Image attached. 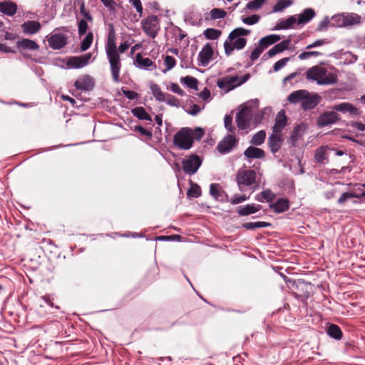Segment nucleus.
Here are the masks:
<instances>
[{
	"label": "nucleus",
	"instance_id": "obj_1",
	"mask_svg": "<svg viewBox=\"0 0 365 365\" xmlns=\"http://www.w3.org/2000/svg\"><path fill=\"white\" fill-rule=\"evenodd\" d=\"M115 39L116 36L114 26L113 24H109L106 51L110 63L113 80L114 82L118 83L120 81V71L121 68V62L118 53H124L129 48V43L126 41L121 43L117 49Z\"/></svg>",
	"mask_w": 365,
	"mask_h": 365
},
{
	"label": "nucleus",
	"instance_id": "obj_2",
	"mask_svg": "<svg viewBox=\"0 0 365 365\" xmlns=\"http://www.w3.org/2000/svg\"><path fill=\"white\" fill-rule=\"evenodd\" d=\"M250 31L242 27L232 30L224 43L225 53L230 56L235 49L241 50L247 44V39L242 36H248Z\"/></svg>",
	"mask_w": 365,
	"mask_h": 365
},
{
	"label": "nucleus",
	"instance_id": "obj_3",
	"mask_svg": "<svg viewBox=\"0 0 365 365\" xmlns=\"http://www.w3.org/2000/svg\"><path fill=\"white\" fill-rule=\"evenodd\" d=\"M307 78L314 81L318 85H333L337 82V75L328 73L327 70L322 66H315L307 70Z\"/></svg>",
	"mask_w": 365,
	"mask_h": 365
},
{
	"label": "nucleus",
	"instance_id": "obj_4",
	"mask_svg": "<svg viewBox=\"0 0 365 365\" xmlns=\"http://www.w3.org/2000/svg\"><path fill=\"white\" fill-rule=\"evenodd\" d=\"M173 144L180 150H187L193 145L191 138V128L184 127L180 128L173 136Z\"/></svg>",
	"mask_w": 365,
	"mask_h": 365
},
{
	"label": "nucleus",
	"instance_id": "obj_5",
	"mask_svg": "<svg viewBox=\"0 0 365 365\" xmlns=\"http://www.w3.org/2000/svg\"><path fill=\"white\" fill-rule=\"evenodd\" d=\"M143 31L152 38H155L160 29V21L157 16L150 15L141 22Z\"/></svg>",
	"mask_w": 365,
	"mask_h": 365
},
{
	"label": "nucleus",
	"instance_id": "obj_6",
	"mask_svg": "<svg viewBox=\"0 0 365 365\" xmlns=\"http://www.w3.org/2000/svg\"><path fill=\"white\" fill-rule=\"evenodd\" d=\"M236 179L240 190L242 191L245 187L251 186L255 182L256 173L251 169L240 170Z\"/></svg>",
	"mask_w": 365,
	"mask_h": 365
},
{
	"label": "nucleus",
	"instance_id": "obj_7",
	"mask_svg": "<svg viewBox=\"0 0 365 365\" xmlns=\"http://www.w3.org/2000/svg\"><path fill=\"white\" fill-rule=\"evenodd\" d=\"M202 160L197 155H191L182 161L183 171L190 175H194L201 166Z\"/></svg>",
	"mask_w": 365,
	"mask_h": 365
},
{
	"label": "nucleus",
	"instance_id": "obj_8",
	"mask_svg": "<svg viewBox=\"0 0 365 365\" xmlns=\"http://www.w3.org/2000/svg\"><path fill=\"white\" fill-rule=\"evenodd\" d=\"M252 110L249 106L242 107L236 114V123L239 129L246 130L250 126Z\"/></svg>",
	"mask_w": 365,
	"mask_h": 365
},
{
	"label": "nucleus",
	"instance_id": "obj_9",
	"mask_svg": "<svg viewBox=\"0 0 365 365\" xmlns=\"http://www.w3.org/2000/svg\"><path fill=\"white\" fill-rule=\"evenodd\" d=\"M237 143L238 139L236 138L235 135L228 134L218 143L217 150L220 154L225 155L230 153Z\"/></svg>",
	"mask_w": 365,
	"mask_h": 365
},
{
	"label": "nucleus",
	"instance_id": "obj_10",
	"mask_svg": "<svg viewBox=\"0 0 365 365\" xmlns=\"http://www.w3.org/2000/svg\"><path fill=\"white\" fill-rule=\"evenodd\" d=\"M47 41L51 48L58 50L68 43V37L61 33H51L47 36Z\"/></svg>",
	"mask_w": 365,
	"mask_h": 365
},
{
	"label": "nucleus",
	"instance_id": "obj_11",
	"mask_svg": "<svg viewBox=\"0 0 365 365\" xmlns=\"http://www.w3.org/2000/svg\"><path fill=\"white\" fill-rule=\"evenodd\" d=\"M340 120L339 115L335 111H326L320 114L319 116L317 124L318 127L323 128L331 124H334Z\"/></svg>",
	"mask_w": 365,
	"mask_h": 365
},
{
	"label": "nucleus",
	"instance_id": "obj_12",
	"mask_svg": "<svg viewBox=\"0 0 365 365\" xmlns=\"http://www.w3.org/2000/svg\"><path fill=\"white\" fill-rule=\"evenodd\" d=\"M91 58V53H87L80 56H71L68 59L66 64L71 68H81L88 63Z\"/></svg>",
	"mask_w": 365,
	"mask_h": 365
},
{
	"label": "nucleus",
	"instance_id": "obj_13",
	"mask_svg": "<svg viewBox=\"0 0 365 365\" xmlns=\"http://www.w3.org/2000/svg\"><path fill=\"white\" fill-rule=\"evenodd\" d=\"M238 81L239 77L237 76H227L219 78L217 81V85L220 88L225 90L226 92H229L237 86V82Z\"/></svg>",
	"mask_w": 365,
	"mask_h": 365
},
{
	"label": "nucleus",
	"instance_id": "obj_14",
	"mask_svg": "<svg viewBox=\"0 0 365 365\" xmlns=\"http://www.w3.org/2000/svg\"><path fill=\"white\" fill-rule=\"evenodd\" d=\"M214 54L213 49L209 43H207L198 54V65L200 66H207Z\"/></svg>",
	"mask_w": 365,
	"mask_h": 365
},
{
	"label": "nucleus",
	"instance_id": "obj_15",
	"mask_svg": "<svg viewBox=\"0 0 365 365\" xmlns=\"http://www.w3.org/2000/svg\"><path fill=\"white\" fill-rule=\"evenodd\" d=\"M94 86L95 82L93 78L88 75H85L78 78L74 83V86L76 89L84 91H91Z\"/></svg>",
	"mask_w": 365,
	"mask_h": 365
},
{
	"label": "nucleus",
	"instance_id": "obj_16",
	"mask_svg": "<svg viewBox=\"0 0 365 365\" xmlns=\"http://www.w3.org/2000/svg\"><path fill=\"white\" fill-rule=\"evenodd\" d=\"M332 110L342 113H349L351 116H356L359 115L358 108L353 104L347 102L335 104L332 106Z\"/></svg>",
	"mask_w": 365,
	"mask_h": 365
},
{
	"label": "nucleus",
	"instance_id": "obj_17",
	"mask_svg": "<svg viewBox=\"0 0 365 365\" xmlns=\"http://www.w3.org/2000/svg\"><path fill=\"white\" fill-rule=\"evenodd\" d=\"M134 64L136 67L144 70H153L156 68V66L151 59L144 58L140 53L136 54Z\"/></svg>",
	"mask_w": 365,
	"mask_h": 365
},
{
	"label": "nucleus",
	"instance_id": "obj_18",
	"mask_svg": "<svg viewBox=\"0 0 365 365\" xmlns=\"http://www.w3.org/2000/svg\"><path fill=\"white\" fill-rule=\"evenodd\" d=\"M16 46L24 56H25L24 51H36L39 48V46L36 41L29 38H22L18 41L16 42Z\"/></svg>",
	"mask_w": 365,
	"mask_h": 365
},
{
	"label": "nucleus",
	"instance_id": "obj_19",
	"mask_svg": "<svg viewBox=\"0 0 365 365\" xmlns=\"http://www.w3.org/2000/svg\"><path fill=\"white\" fill-rule=\"evenodd\" d=\"M319 97L317 94H310L308 91V94L303 99L301 106L304 110L313 109L319 103Z\"/></svg>",
	"mask_w": 365,
	"mask_h": 365
},
{
	"label": "nucleus",
	"instance_id": "obj_20",
	"mask_svg": "<svg viewBox=\"0 0 365 365\" xmlns=\"http://www.w3.org/2000/svg\"><path fill=\"white\" fill-rule=\"evenodd\" d=\"M244 155L247 160L263 159L265 157V152L255 146H250L244 151Z\"/></svg>",
	"mask_w": 365,
	"mask_h": 365
},
{
	"label": "nucleus",
	"instance_id": "obj_21",
	"mask_svg": "<svg viewBox=\"0 0 365 365\" xmlns=\"http://www.w3.org/2000/svg\"><path fill=\"white\" fill-rule=\"evenodd\" d=\"M289 207V201L287 198H279L275 202L269 204V208L276 213L284 212Z\"/></svg>",
	"mask_w": 365,
	"mask_h": 365
},
{
	"label": "nucleus",
	"instance_id": "obj_22",
	"mask_svg": "<svg viewBox=\"0 0 365 365\" xmlns=\"http://www.w3.org/2000/svg\"><path fill=\"white\" fill-rule=\"evenodd\" d=\"M22 31L28 35H33L41 30V26L38 21H27L21 25Z\"/></svg>",
	"mask_w": 365,
	"mask_h": 365
},
{
	"label": "nucleus",
	"instance_id": "obj_23",
	"mask_svg": "<svg viewBox=\"0 0 365 365\" xmlns=\"http://www.w3.org/2000/svg\"><path fill=\"white\" fill-rule=\"evenodd\" d=\"M287 122V116L284 110L279 111L276 117L275 123L272 128L273 133H280L286 126Z\"/></svg>",
	"mask_w": 365,
	"mask_h": 365
},
{
	"label": "nucleus",
	"instance_id": "obj_24",
	"mask_svg": "<svg viewBox=\"0 0 365 365\" xmlns=\"http://www.w3.org/2000/svg\"><path fill=\"white\" fill-rule=\"evenodd\" d=\"M269 147L272 153H276L281 148L282 140L280 133H273L268 138Z\"/></svg>",
	"mask_w": 365,
	"mask_h": 365
},
{
	"label": "nucleus",
	"instance_id": "obj_25",
	"mask_svg": "<svg viewBox=\"0 0 365 365\" xmlns=\"http://www.w3.org/2000/svg\"><path fill=\"white\" fill-rule=\"evenodd\" d=\"M291 43L290 38H288L285 40H283L280 43L274 45L271 49H269L267 54L269 57H273L277 53H279L287 49H288V47Z\"/></svg>",
	"mask_w": 365,
	"mask_h": 365
},
{
	"label": "nucleus",
	"instance_id": "obj_26",
	"mask_svg": "<svg viewBox=\"0 0 365 365\" xmlns=\"http://www.w3.org/2000/svg\"><path fill=\"white\" fill-rule=\"evenodd\" d=\"M262 208L260 205L248 204L245 206H240L237 209V212L240 216H247L254 214Z\"/></svg>",
	"mask_w": 365,
	"mask_h": 365
},
{
	"label": "nucleus",
	"instance_id": "obj_27",
	"mask_svg": "<svg viewBox=\"0 0 365 365\" xmlns=\"http://www.w3.org/2000/svg\"><path fill=\"white\" fill-rule=\"evenodd\" d=\"M218 184L212 183L210 185V194L216 200L224 201L228 196L224 190L218 189Z\"/></svg>",
	"mask_w": 365,
	"mask_h": 365
},
{
	"label": "nucleus",
	"instance_id": "obj_28",
	"mask_svg": "<svg viewBox=\"0 0 365 365\" xmlns=\"http://www.w3.org/2000/svg\"><path fill=\"white\" fill-rule=\"evenodd\" d=\"M316 15L313 9H305L299 15L297 19L298 24H305L310 21Z\"/></svg>",
	"mask_w": 365,
	"mask_h": 365
},
{
	"label": "nucleus",
	"instance_id": "obj_29",
	"mask_svg": "<svg viewBox=\"0 0 365 365\" xmlns=\"http://www.w3.org/2000/svg\"><path fill=\"white\" fill-rule=\"evenodd\" d=\"M308 94V91L307 90H298L292 92L287 98V100L291 103H298L299 102H302L303 99L306 97V95Z\"/></svg>",
	"mask_w": 365,
	"mask_h": 365
},
{
	"label": "nucleus",
	"instance_id": "obj_30",
	"mask_svg": "<svg viewBox=\"0 0 365 365\" xmlns=\"http://www.w3.org/2000/svg\"><path fill=\"white\" fill-rule=\"evenodd\" d=\"M17 6L11 1H4L0 3V12L12 16L16 12Z\"/></svg>",
	"mask_w": 365,
	"mask_h": 365
},
{
	"label": "nucleus",
	"instance_id": "obj_31",
	"mask_svg": "<svg viewBox=\"0 0 365 365\" xmlns=\"http://www.w3.org/2000/svg\"><path fill=\"white\" fill-rule=\"evenodd\" d=\"M275 197V194L269 189L264 190L255 195V200L260 202H264V201L271 202Z\"/></svg>",
	"mask_w": 365,
	"mask_h": 365
},
{
	"label": "nucleus",
	"instance_id": "obj_32",
	"mask_svg": "<svg viewBox=\"0 0 365 365\" xmlns=\"http://www.w3.org/2000/svg\"><path fill=\"white\" fill-rule=\"evenodd\" d=\"M327 334L336 340H341L343 337V333L340 327L334 324H329L327 328Z\"/></svg>",
	"mask_w": 365,
	"mask_h": 365
},
{
	"label": "nucleus",
	"instance_id": "obj_33",
	"mask_svg": "<svg viewBox=\"0 0 365 365\" xmlns=\"http://www.w3.org/2000/svg\"><path fill=\"white\" fill-rule=\"evenodd\" d=\"M280 39L281 36L279 35L271 34L262 38L259 41V44L264 49L269 46L277 43Z\"/></svg>",
	"mask_w": 365,
	"mask_h": 365
},
{
	"label": "nucleus",
	"instance_id": "obj_34",
	"mask_svg": "<svg viewBox=\"0 0 365 365\" xmlns=\"http://www.w3.org/2000/svg\"><path fill=\"white\" fill-rule=\"evenodd\" d=\"M150 88L156 101L159 102L165 101L167 93H163L158 84L151 83Z\"/></svg>",
	"mask_w": 365,
	"mask_h": 365
},
{
	"label": "nucleus",
	"instance_id": "obj_35",
	"mask_svg": "<svg viewBox=\"0 0 365 365\" xmlns=\"http://www.w3.org/2000/svg\"><path fill=\"white\" fill-rule=\"evenodd\" d=\"M296 22L294 16H291L287 19H281L275 26V29H288Z\"/></svg>",
	"mask_w": 365,
	"mask_h": 365
},
{
	"label": "nucleus",
	"instance_id": "obj_36",
	"mask_svg": "<svg viewBox=\"0 0 365 365\" xmlns=\"http://www.w3.org/2000/svg\"><path fill=\"white\" fill-rule=\"evenodd\" d=\"M133 115L140 120H152L150 115L143 107H136L131 110Z\"/></svg>",
	"mask_w": 365,
	"mask_h": 365
},
{
	"label": "nucleus",
	"instance_id": "obj_37",
	"mask_svg": "<svg viewBox=\"0 0 365 365\" xmlns=\"http://www.w3.org/2000/svg\"><path fill=\"white\" fill-rule=\"evenodd\" d=\"M327 154V148L324 146H321L317 149L314 155V160L316 163L324 164L327 161V158L326 157Z\"/></svg>",
	"mask_w": 365,
	"mask_h": 365
},
{
	"label": "nucleus",
	"instance_id": "obj_38",
	"mask_svg": "<svg viewBox=\"0 0 365 365\" xmlns=\"http://www.w3.org/2000/svg\"><path fill=\"white\" fill-rule=\"evenodd\" d=\"M265 138H266L265 131L259 130L252 136V138L250 140V144H252L255 146H259L264 143Z\"/></svg>",
	"mask_w": 365,
	"mask_h": 365
},
{
	"label": "nucleus",
	"instance_id": "obj_39",
	"mask_svg": "<svg viewBox=\"0 0 365 365\" xmlns=\"http://www.w3.org/2000/svg\"><path fill=\"white\" fill-rule=\"evenodd\" d=\"M270 226L271 223L267 222H245L242 225V227L246 230H255L257 228L268 227Z\"/></svg>",
	"mask_w": 365,
	"mask_h": 365
},
{
	"label": "nucleus",
	"instance_id": "obj_40",
	"mask_svg": "<svg viewBox=\"0 0 365 365\" xmlns=\"http://www.w3.org/2000/svg\"><path fill=\"white\" fill-rule=\"evenodd\" d=\"M203 34L207 39L216 40L220 38L222 31L218 29L209 28L204 31Z\"/></svg>",
	"mask_w": 365,
	"mask_h": 365
},
{
	"label": "nucleus",
	"instance_id": "obj_41",
	"mask_svg": "<svg viewBox=\"0 0 365 365\" xmlns=\"http://www.w3.org/2000/svg\"><path fill=\"white\" fill-rule=\"evenodd\" d=\"M36 305L39 309L43 308L45 307H49L51 308L54 307V304L52 302V299L49 296L45 295L41 296L36 302Z\"/></svg>",
	"mask_w": 365,
	"mask_h": 365
},
{
	"label": "nucleus",
	"instance_id": "obj_42",
	"mask_svg": "<svg viewBox=\"0 0 365 365\" xmlns=\"http://www.w3.org/2000/svg\"><path fill=\"white\" fill-rule=\"evenodd\" d=\"M331 25L336 27L346 26L345 15L338 14L332 16Z\"/></svg>",
	"mask_w": 365,
	"mask_h": 365
},
{
	"label": "nucleus",
	"instance_id": "obj_43",
	"mask_svg": "<svg viewBox=\"0 0 365 365\" xmlns=\"http://www.w3.org/2000/svg\"><path fill=\"white\" fill-rule=\"evenodd\" d=\"M292 4V0H279L273 7V12L282 11Z\"/></svg>",
	"mask_w": 365,
	"mask_h": 365
},
{
	"label": "nucleus",
	"instance_id": "obj_44",
	"mask_svg": "<svg viewBox=\"0 0 365 365\" xmlns=\"http://www.w3.org/2000/svg\"><path fill=\"white\" fill-rule=\"evenodd\" d=\"M93 33L88 32L81 43V51H85L90 48L91 43L93 42Z\"/></svg>",
	"mask_w": 365,
	"mask_h": 365
},
{
	"label": "nucleus",
	"instance_id": "obj_45",
	"mask_svg": "<svg viewBox=\"0 0 365 365\" xmlns=\"http://www.w3.org/2000/svg\"><path fill=\"white\" fill-rule=\"evenodd\" d=\"M224 125L226 130L230 134L235 135V127L232 125V116L231 115H225L224 118Z\"/></svg>",
	"mask_w": 365,
	"mask_h": 365
},
{
	"label": "nucleus",
	"instance_id": "obj_46",
	"mask_svg": "<svg viewBox=\"0 0 365 365\" xmlns=\"http://www.w3.org/2000/svg\"><path fill=\"white\" fill-rule=\"evenodd\" d=\"M187 195L195 198L199 197L202 195L200 187L197 184L192 183Z\"/></svg>",
	"mask_w": 365,
	"mask_h": 365
},
{
	"label": "nucleus",
	"instance_id": "obj_47",
	"mask_svg": "<svg viewBox=\"0 0 365 365\" xmlns=\"http://www.w3.org/2000/svg\"><path fill=\"white\" fill-rule=\"evenodd\" d=\"M183 83L189 88L197 90V80L192 76H187L183 79Z\"/></svg>",
	"mask_w": 365,
	"mask_h": 365
},
{
	"label": "nucleus",
	"instance_id": "obj_48",
	"mask_svg": "<svg viewBox=\"0 0 365 365\" xmlns=\"http://www.w3.org/2000/svg\"><path fill=\"white\" fill-rule=\"evenodd\" d=\"M266 0H253L248 2L246 9L249 10H257L265 3Z\"/></svg>",
	"mask_w": 365,
	"mask_h": 365
},
{
	"label": "nucleus",
	"instance_id": "obj_49",
	"mask_svg": "<svg viewBox=\"0 0 365 365\" xmlns=\"http://www.w3.org/2000/svg\"><path fill=\"white\" fill-rule=\"evenodd\" d=\"M204 135L205 130L202 128L197 127L194 129L191 128V138L192 139V140H194V139L197 140H200Z\"/></svg>",
	"mask_w": 365,
	"mask_h": 365
},
{
	"label": "nucleus",
	"instance_id": "obj_50",
	"mask_svg": "<svg viewBox=\"0 0 365 365\" xmlns=\"http://www.w3.org/2000/svg\"><path fill=\"white\" fill-rule=\"evenodd\" d=\"M226 15L227 12L221 9L215 8L210 11V16L212 19H223Z\"/></svg>",
	"mask_w": 365,
	"mask_h": 365
},
{
	"label": "nucleus",
	"instance_id": "obj_51",
	"mask_svg": "<svg viewBox=\"0 0 365 365\" xmlns=\"http://www.w3.org/2000/svg\"><path fill=\"white\" fill-rule=\"evenodd\" d=\"M346 26L359 24L360 17L356 14H347L345 15Z\"/></svg>",
	"mask_w": 365,
	"mask_h": 365
},
{
	"label": "nucleus",
	"instance_id": "obj_52",
	"mask_svg": "<svg viewBox=\"0 0 365 365\" xmlns=\"http://www.w3.org/2000/svg\"><path fill=\"white\" fill-rule=\"evenodd\" d=\"M164 102L170 106L177 108L180 106V101L175 96L170 94H166L165 100Z\"/></svg>",
	"mask_w": 365,
	"mask_h": 365
},
{
	"label": "nucleus",
	"instance_id": "obj_53",
	"mask_svg": "<svg viewBox=\"0 0 365 365\" xmlns=\"http://www.w3.org/2000/svg\"><path fill=\"white\" fill-rule=\"evenodd\" d=\"M166 68L163 71L164 73L171 70L175 66L176 61L170 56H166L164 60Z\"/></svg>",
	"mask_w": 365,
	"mask_h": 365
},
{
	"label": "nucleus",
	"instance_id": "obj_54",
	"mask_svg": "<svg viewBox=\"0 0 365 365\" xmlns=\"http://www.w3.org/2000/svg\"><path fill=\"white\" fill-rule=\"evenodd\" d=\"M260 19V16L257 14H253L248 17L242 18V22L247 25H253L257 24Z\"/></svg>",
	"mask_w": 365,
	"mask_h": 365
},
{
	"label": "nucleus",
	"instance_id": "obj_55",
	"mask_svg": "<svg viewBox=\"0 0 365 365\" xmlns=\"http://www.w3.org/2000/svg\"><path fill=\"white\" fill-rule=\"evenodd\" d=\"M359 198V194H354L352 192H344L341 197L338 199L339 204H344L349 198Z\"/></svg>",
	"mask_w": 365,
	"mask_h": 365
},
{
	"label": "nucleus",
	"instance_id": "obj_56",
	"mask_svg": "<svg viewBox=\"0 0 365 365\" xmlns=\"http://www.w3.org/2000/svg\"><path fill=\"white\" fill-rule=\"evenodd\" d=\"M301 129H302L301 125H297L296 127H294V128L290 135V141L292 145H294L295 143L299 138V136H300L299 131L301 130Z\"/></svg>",
	"mask_w": 365,
	"mask_h": 365
},
{
	"label": "nucleus",
	"instance_id": "obj_57",
	"mask_svg": "<svg viewBox=\"0 0 365 365\" xmlns=\"http://www.w3.org/2000/svg\"><path fill=\"white\" fill-rule=\"evenodd\" d=\"M249 199L245 195H235L229 201L232 205L242 203Z\"/></svg>",
	"mask_w": 365,
	"mask_h": 365
},
{
	"label": "nucleus",
	"instance_id": "obj_58",
	"mask_svg": "<svg viewBox=\"0 0 365 365\" xmlns=\"http://www.w3.org/2000/svg\"><path fill=\"white\" fill-rule=\"evenodd\" d=\"M88 26L84 19H81L78 23V31L79 36H83L86 34Z\"/></svg>",
	"mask_w": 365,
	"mask_h": 365
},
{
	"label": "nucleus",
	"instance_id": "obj_59",
	"mask_svg": "<svg viewBox=\"0 0 365 365\" xmlns=\"http://www.w3.org/2000/svg\"><path fill=\"white\" fill-rule=\"evenodd\" d=\"M289 61V58H283L279 61H277L273 66V71L277 72L282 68L286 63Z\"/></svg>",
	"mask_w": 365,
	"mask_h": 365
},
{
	"label": "nucleus",
	"instance_id": "obj_60",
	"mask_svg": "<svg viewBox=\"0 0 365 365\" xmlns=\"http://www.w3.org/2000/svg\"><path fill=\"white\" fill-rule=\"evenodd\" d=\"M264 51L263 47H261L260 44L257 47H256L250 54V59L252 61H256L260 56V54Z\"/></svg>",
	"mask_w": 365,
	"mask_h": 365
},
{
	"label": "nucleus",
	"instance_id": "obj_61",
	"mask_svg": "<svg viewBox=\"0 0 365 365\" xmlns=\"http://www.w3.org/2000/svg\"><path fill=\"white\" fill-rule=\"evenodd\" d=\"M134 131L139 132L142 135H145L148 139H150L152 138V132L144 128L141 125H136L134 128Z\"/></svg>",
	"mask_w": 365,
	"mask_h": 365
},
{
	"label": "nucleus",
	"instance_id": "obj_62",
	"mask_svg": "<svg viewBox=\"0 0 365 365\" xmlns=\"http://www.w3.org/2000/svg\"><path fill=\"white\" fill-rule=\"evenodd\" d=\"M319 55H321V53L319 51H304L299 54V58L301 60H304L311 56H317Z\"/></svg>",
	"mask_w": 365,
	"mask_h": 365
},
{
	"label": "nucleus",
	"instance_id": "obj_63",
	"mask_svg": "<svg viewBox=\"0 0 365 365\" xmlns=\"http://www.w3.org/2000/svg\"><path fill=\"white\" fill-rule=\"evenodd\" d=\"M129 2L135 8L140 16L143 14V6L140 0H129Z\"/></svg>",
	"mask_w": 365,
	"mask_h": 365
},
{
	"label": "nucleus",
	"instance_id": "obj_64",
	"mask_svg": "<svg viewBox=\"0 0 365 365\" xmlns=\"http://www.w3.org/2000/svg\"><path fill=\"white\" fill-rule=\"evenodd\" d=\"M330 24V21L328 17H325L318 25L317 28V31H325L329 24Z\"/></svg>",
	"mask_w": 365,
	"mask_h": 365
}]
</instances>
